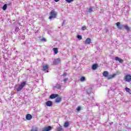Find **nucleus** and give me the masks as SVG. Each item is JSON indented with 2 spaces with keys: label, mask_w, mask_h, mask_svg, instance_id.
I'll use <instances>...</instances> for the list:
<instances>
[{
  "label": "nucleus",
  "mask_w": 131,
  "mask_h": 131,
  "mask_svg": "<svg viewBox=\"0 0 131 131\" xmlns=\"http://www.w3.org/2000/svg\"><path fill=\"white\" fill-rule=\"evenodd\" d=\"M92 69L93 70H96V69L97 68H98V64H94L93 66H92Z\"/></svg>",
  "instance_id": "dca6fc26"
},
{
  "label": "nucleus",
  "mask_w": 131,
  "mask_h": 131,
  "mask_svg": "<svg viewBox=\"0 0 131 131\" xmlns=\"http://www.w3.org/2000/svg\"><path fill=\"white\" fill-rule=\"evenodd\" d=\"M30 131H38V128L36 127L32 128Z\"/></svg>",
  "instance_id": "412c9836"
},
{
  "label": "nucleus",
  "mask_w": 131,
  "mask_h": 131,
  "mask_svg": "<svg viewBox=\"0 0 131 131\" xmlns=\"http://www.w3.org/2000/svg\"><path fill=\"white\" fill-rule=\"evenodd\" d=\"M116 26L118 27V29H122V28L123 27V25L120 24V22H117L116 23Z\"/></svg>",
  "instance_id": "1a4fd4ad"
},
{
  "label": "nucleus",
  "mask_w": 131,
  "mask_h": 131,
  "mask_svg": "<svg viewBox=\"0 0 131 131\" xmlns=\"http://www.w3.org/2000/svg\"><path fill=\"white\" fill-rule=\"evenodd\" d=\"M63 126L64 127H68L69 126V122L67 121L64 123Z\"/></svg>",
  "instance_id": "a211bd4d"
},
{
  "label": "nucleus",
  "mask_w": 131,
  "mask_h": 131,
  "mask_svg": "<svg viewBox=\"0 0 131 131\" xmlns=\"http://www.w3.org/2000/svg\"><path fill=\"white\" fill-rule=\"evenodd\" d=\"M50 16L49 17V19L50 20H52V19H54L57 17V15H58V12L57 11H55V10H52L50 12Z\"/></svg>",
  "instance_id": "f257e3e1"
},
{
  "label": "nucleus",
  "mask_w": 131,
  "mask_h": 131,
  "mask_svg": "<svg viewBox=\"0 0 131 131\" xmlns=\"http://www.w3.org/2000/svg\"><path fill=\"white\" fill-rule=\"evenodd\" d=\"M53 51L54 52V54H58V48H53Z\"/></svg>",
  "instance_id": "aec40b11"
},
{
  "label": "nucleus",
  "mask_w": 131,
  "mask_h": 131,
  "mask_svg": "<svg viewBox=\"0 0 131 131\" xmlns=\"http://www.w3.org/2000/svg\"><path fill=\"white\" fill-rule=\"evenodd\" d=\"M81 110V107L80 106H78L76 108L77 111H78V112H79V111H80Z\"/></svg>",
  "instance_id": "a878e982"
},
{
  "label": "nucleus",
  "mask_w": 131,
  "mask_h": 131,
  "mask_svg": "<svg viewBox=\"0 0 131 131\" xmlns=\"http://www.w3.org/2000/svg\"><path fill=\"white\" fill-rule=\"evenodd\" d=\"M7 8H8V4H5L3 6V9L4 11H6V10H7Z\"/></svg>",
  "instance_id": "6ab92c4d"
},
{
  "label": "nucleus",
  "mask_w": 131,
  "mask_h": 131,
  "mask_svg": "<svg viewBox=\"0 0 131 131\" xmlns=\"http://www.w3.org/2000/svg\"><path fill=\"white\" fill-rule=\"evenodd\" d=\"M27 120H31L32 119V116L31 114H27L26 116Z\"/></svg>",
  "instance_id": "9d476101"
},
{
  "label": "nucleus",
  "mask_w": 131,
  "mask_h": 131,
  "mask_svg": "<svg viewBox=\"0 0 131 131\" xmlns=\"http://www.w3.org/2000/svg\"><path fill=\"white\" fill-rule=\"evenodd\" d=\"M102 75H103V76H104V77H108L109 75V73L108 72V71H104L102 73Z\"/></svg>",
  "instance_id": "4468645a"
},
{
  "label": "nucleus",
  "mask_w": 131,
  "mask_h": 131,
  "mask_svg": "<svg viewBox=\"0 0 131 131\" xmlns=\"http://www.w3.org/2000/svg\"><path fill=\"white\" fill-rule=\"evenodd\" d=\"M115 60L116 61H118L119 63H123V62H124L123 59H122L121 58H119V57H115Z\"/></svg>",
  "instance_id": "423d86ee"
},
{
  "label": "nucleus",
  "mask_w": 131,
  "mask_h": 131,
  "mask_svg": "<svg viewBox=\"0 0 131 131\" xmlns=\"http://www.w3.org/2000/svg\"><path fill=\"white\" fill-rule=\"evenodd\" d=\"M81 28L82 30H85V29H86V27L85 26H83Z\"/></svg>",
  "instance_id": "cd10ccee"
},
{
  "label": "nucleus",
  "mask_w": 131,
  "mask_h": 131,
  "mask_svg": "<svg viewBox=\"0 0 131 131\" xmlns=\"http://www.w3.org/2000/svg\"><path fill=\"white\" fill-rule=\"evenodd\" d=\"M124 79L125 81H127V82H130V81H131V75H126L124 77Z\"/></svg>",
  "instance_id": "7ed1b4c3"
},
{
  "label": "nucleus",
  "mask_w": 131,
  "mask_h": 131,
  "mask_svg": "<svg viewBox=\"0 0 131 131\" xmlns=\"http://www.w3.org/2000/svg\"><path fill=\"white\" fill-rule=\"evenodd\" d=\"M92 42V39L90 38H87L85 41V45H90Z\"/></svg>",
  "instance_id": "9b49d317"
},
{
  "label": "nucleus",
  "mask_w": 131,
  "mask_h": 131,
  "mask_svg": "<svg viewBox=\"0 0 131 131\" xmlns=\"http://www.w3.org/2000/svg\"><path fill=\"white\" fill-rule=\"evenodd\" d=\"M67 75V72H64L63 73V74H62V76H66Z\"/></svg>",
  "instance_id": "7c9ffc66"
},
{
  "label": "nucleus",
  "mask_w": 131,
  "mask_h": 131,
  "mask_svg": "<svg viewBox=\"0 0 131 131\" xmlns=\"http://www.w3.org/2000/svg\"><path fill=\"white\" fill-rule=\"evenodd\" d=\"M46 104L48 107H52L53 106V102L52 101L49 100L46 102Z\"/></svg>",
  "instance_id": "6e6552de"
},
{
  "label": "nucleus",
  "mask_w": 131,
  "mask_h": 131,
  "mask_svg": "<svg viewBox=\"0 0 131 131\" xmlns=\"http://www.w3.org/2000/svg\"><path fill=\"white\" fill-rule=\"evenodd\" d=\"M62 130H63V128H62L61 126L57 128V131H62Z\"/></svg>",
  "instance_id": "4be33fe9"
},
{
  "label": "nucleus",
  "mask_w": 131,
  "mask_h": 131,
  "mask_svg": "<svg viewBox=\"0 0 131 131\" xmlns=\"http://www.w3.org/2000/svg\"><path fill=\"white\" fill-rule=\"evenodd\" d=\"M80 81L83 82L85 81V77L82 76L80 78Z\"/></svg>",
  "instance_id": "5701e85b"
},
{
  "label": "nucleus",
  "mask_w": 131,
  "mask_h": 131,
  "mask_svg": "<svg viewBox=\"0 0 131 131\" xmlns=\"http://www.w3.org/2000/svg\"><path fill=\"white\" fill-rule=\"evenodd\" d=\"M67 80H68V78H66V79H63V81H64V82H66V81H67Z\"/></svg>",
  "instance_id": "2f4dec72"
},
{
  "label": "nucleus",
  "mask_w": 131,
  "mask_h": 131,
  "mask_svg": "<svg viewBox=\"0 0 131 131\" xmlns=\"http://www.w3.org/2000/svg\"><path fill=\"white\" fill-rule=\"evenodd\" d=\"M52 130V126H48L47 127H45L43 128L42 131H50Z\"/></svg>",
  "instance_id": "39448f33"
},
{
  "label": "nucleus",
  "mask_w": 131,
  "mask_h": 131,
  "mask_svg": "<svg viewBox=\"0 0 131 131\" xmlns=\"http://www.w3.org/2000/svg\"><path fill=\"white\" fill-rule=\"evenodd\" d=\"M49 69V65L46 64L45 66H43L42 67V70L43 71H47Z\"/></svg>",
  "instance_id": "ddd939ff"
},
{
  "label": "nucleus",
  "mask_w": 131,
  "mask_h": 131,
  "mask_svg": "<svg viewBox=\"0 0 131 131\" xmlns=\"http://www.w3.org/2000/svg\"><path fill=\"white\" fill-rule=\"evenodd\" d=\"M41 41H47V39H46V38H42L41 39Z\"/></svg>",
  "instance_id": "c85d7f7f"
},
{
  "label": "nucleus",
  "mask_w": 131,
  "mask_h": 131,
  "mask_svg": "<svg viewBox=\"0 0 131 131\" xmlns=\"http://www.w3.org/2000/svg\"><path fill=\"white\" fill-rule=\"evenodd\" d=\"M62 101V97L57 96L55 99L56 103H60Z\"/></svg>",
  "instance_id": "0eeeda50"
},
{
  "label": "nucleus",
  "mask_w": 131,
  "mask_h": 131,
  "mask_svg": "<svg viewBox=\"0 0 131 131\" xmlns=\"http://www.w3.org/2000/svg\"><path fill=\"white\" fill-rule=\"evenodd\" d=\"M55 1V2H56V3H58V2H59V1H60V0H54Z\"/></svg>",
  "instance_id": "473e14b6"
},
{
  "label": "nucleus",
  "mask_w": 131,
  "mask_h": 131,
  "mask_svg": "<svg viewBox=\"0 0 131 131\" xmlns=\"http://www.w3.org/2000/svg\"><path fill=\"white\" fill-rule=\"evenodd\" d=\"M77 38H78V39H79V40L82 39V37L81 36V35H78L77 36Z\"/></svg>",
  "instance_id": "393cba45"
},
{
  "label": "nucleus",
  "mask_w": 131,
  "mask_h": 131,
  "mask_svg": "<svg viewBox=\"0 0 131 131\" xmlns=\"http://www.w3.org/2000/svg\"><path fill=\"white\" fill-rule=\"evenodd\" d=\"M60 62H61V58H58L54 60L53 64L54 65H57V64H59Z\"/></svg>",
  "instance_id": "20e7f679"
},
{
  "label": "nucleus",
  "mask_w": 131,
  "mask_h": 131,
  "mask_svg": "<svg viewBox=\"0 0 131 131\" xmlns=\"http://www.w3.org/2000/svg\"><path fill=\"white\" fill-rule=\"evenodd\" d=\"M88 11H89V13H92V12H93V8L90 7V8L89 9Z\"/></svg>",
  "instance_id": "bb28decb"
},
{
  "label": "nucleus",
  "mask_w": 131,
  "mask_h": 131,
  "mask_svg": "<svg viewBox=\"0 0 131 131\" xmlns=\"http://www.w3.org/2000/svg\"><path fill=\"white\" fill-rule=\"evenodd\" d=\"M26 81L21 82L20 84L19 85L18 87L16 88V91H17V92H20V91H21L23 88L26 85Z\"/></svg>",
  "instance_id": "f03ea898"
},
{
  "label": "nucleus",
  "mask_w": 131,
  "mask_h": 131,
  "mask_svg": "<svg viewBox=\"0 0 131 131\" xmlns=\"http://www.w3.org/2000/svg\"><path fill=\"white\" fill-rule=\"evenodd\" d=\"M123 27H124V28L127 30V31H129V27H128V26H123Z\"/></svg>",
  "instance_id": "b1692460"
},
{
  "label": "nucleus",
  "mask_w": 131,
  "mask_h": 131,
  "mask_svg": "<svg viewBox=\"0 0 131 131\" xmlns=\"http://www.w3.org/2000/svg\"><path fill=\"white\" fill-rule=\"evenodd\" d=\"M11 5H12L11 3H9V4H7V6H11Z\"/></svg>",
  "instance_id": "72a5a7b5"
},
{
  "label": "nucleus",
  "mask_w": 131,
  "mask_h": 131,
  "mask_svg": "<svg viewBox=\"0 0 131 131\" xmlns=\"http://www.w3.org/2000/svg\"><path fill=\"white\" fill-rule=\"evenodd\" d=\"M74 0H66V2H67V3H71V2H73Z\"/></svg>",
  "instance_id": "c756f323"
},
{
  "label": "nucleus",
  "mask_w": 131,
  "mask_h": 131,
  "mask_svg": "<svg viewBox=\"0 0 131 131\" xmlns=\"http://www.w3.org/2000/svg\"><path fill=\"white\" fill-rule=\"evenodd\" d=\"M125 90L127 93H128L130 95H131V90L129 88H128L127 87H126L125 88Z\"/></svg>",
  "instance_id": "f3484780"
},
{
  "label": "nucleus",
  "mask_w": 131,
  "mask_h": 131,
  "mask_svg": "<svg viewBox=\"0 0 131 131\" xmlns=\"http://www.w3.org/2000/svg\"><path fill=\"white\" fill-rule=\"evenodd\" d=\"M57 97H59V95L58 94H51L50 96V99L53 100V99H55V98H57Z\"/></svg>",
  "instance_id": "f8f14e48"
},
{
  "label": "nucleus",
  "mask_w": 131,
  "mask_h": 131,
  "mask_svg": "<svg viewBox=\"0 0 131 131\" xmlns=\"http://www.w3.org/2000/svg\"><path fill=\"white\" fill-rule=\"evenodd\" d=\"M116 76V74H114L113 75H110L108 77H107V79H112V78H114Z\"/></svg>",
  "instance_id": "2eb2a0df"
}]
</instances>
